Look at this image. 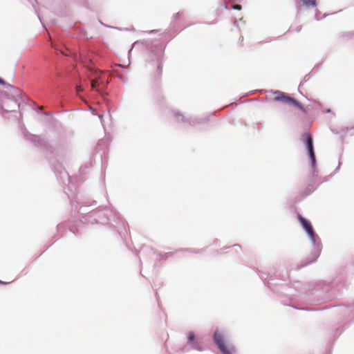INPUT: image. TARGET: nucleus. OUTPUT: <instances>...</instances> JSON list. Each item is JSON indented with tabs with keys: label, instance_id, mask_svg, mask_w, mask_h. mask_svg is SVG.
I'll return each instance as SVG.
<instances>
[{
	"label": "nucleus",
	"instance_id": "1",
	"mask_svg": "<svg viewBox=\"0 0 354 354\" xmlns=\"http://www.w3.org/2000/svg\"><path fill=\"white\" fill-rule=\"evenodd\" d=\"M1 86L9 92V94L6 93V91L1 89V109L5 112H11L17 106L15 98L16 89L12 86L6 84L3 80H1Z\"/></svg>",
	"mask_w": 354,
	"mask_h": 354
},
{
	"label": "nucleus",
	"instance_id": "2",
	"mask_svg": "<svg viewBox=\"0 0 354 354\" xmlns=\"http://www.w3.org/2000/svg\"><path fill=\"white\" fill-rule=\"evenodd\" d=\"M273 100L274 102H280L284 104H287L289 106H294L301 110L302 112L306 113V110L303 105L293 97L288 96L286 93L276 91L273 92Z\"/></svg>",
	"mask_w": 354,
	"mask_h": 354
},
{
	"label": "nucleus",
	"instance_id": "3",
	"mask_svg": "<svg viewBox=\"0 0 354 354\" xmlns=\"http://www.w3.org/2000/svg\"><path fill=\"white\" fill-rule=\"evenodd\" d=\"M213 338L215 344L223 354H235L236 351L235 346L226 344L225 336L222 333L216 331Z\"/></svg>",
	"mask_w": 354,
	"mask_h": 354
},
{
	"label": "nucleus",
	"instance_id": "4",
	"mask_svg": "<svg viewBox=\"0 0 354 354\" xmlns=\"http://www.w3.org/2000/svg\"><path fill=\"white\" fill-rule=\"evenodd\" d=\"M304 137L305 138V142L311 159L312 165L314 167L315 165V155L313 149V138L309 133H306Z\"/></svg>",
	"mask_w": 354,
	"mask_h": 354
},
{
	"label": "nucleus",
	"instance_id": "5",
	"mask_svg": "<svg viewBox=\"0 0 354 354\" xmlns=\"http://www.w3.org/2000/svg\"><path fill=\"white\" fill-rule=\"evenodd\" d=\"M297 218L299 221L300 223L303 226V227L306 230V232L309 235L310 237L313 238L314 232L312 227L310 223L307 221L306 218L302 217L300 214H298Z\"/></svg>",
	"mask_w": 354,
	"mask_h": 354
},
{
	"label": "nucleus",
	"instance_id": "6",
	"mask_svg": "<svg viewBox=\"0 0 354 354\" xmlns=\"http://www.w3.org/2000/svg\"><path fill=\"white\" fill-rule=\"evenodd\" d=\"M102 73V71L98 70H94L93 71V75L97 76V77L95 80H93L91 82V86L93 90H95L97 91H99L97 87L100 86L98 82L100 81V77L98 76V74H101Z\"/></svg>",
	"mask_w": 354,
	"mask_h": 354
},
{
	"label": "nucleus",
	"instance_id": "7",
	"mask_svg": "<svg viewBox=\"0 0 354 354\" xmlns=\"http://www.w3.org/2000/svg\"><path fill=\"white\" fill-rule=\"evenodd\" d=\"M303 3L306 6H316V1L315 0H301Z\"/></svg>",
	"mask_w": 354,
	"mask_h": 354
},
{
	"label": "nucleus",
	"instance_id": "8",
	"mask_svg": "<svg viewBox=\"0 0 354 354\" xmlns=\"http://www.w3.org/2000/svg\"><path fill=\"white\" fill-rule=\"evenodd\" d=\"M187 338L189 342H193L195 339V335L193 333H189Z\"/></svg>",
	"mask_w": 354,
	"mask_h": 354
},
{
	"label": "nucleus",
	"instance_id": "9",
	"mask_svg": "<svg viewBox=\"0 0 354 354\" xmlns=\"http://www.w3.org/2000/svg\"><path fill=\"white\" fill-rule=\"evenodd\" d=\"M232 8L233 9H235V10H241V5H239V4H234L232 6Z\"/></svg>",
	"mask_w": 354,
	"mask_h": 354
},
{
	"label": "nucleus",
	"instance_id": "10",
	"mask_svg": "<svg viewBox=\"0 0 354 354\" xmlns=\"http://www.w3.org/2000/svg\"><path fill=\"white\" fill-rule=\"evenodd\" d=\"M75 90L77 93H79L83 91V89L80 85L77 86L75 88Z\"/></svg>",
	"mask_w": 354,
	"mask_h": 354
},
{
	"label": "nucleus",
	"instance_id": "11",
	"mask_svg": "<svg viewBox=\"0 0 354 354\" xmlns=\"http://www.w3.org/2000/svg\"><path fill=\"white\" fill-rule=\"evenodd\" d=\"M3 109H1V114H3Z\"/></svg>",
	"mask_w": 354,
	"mask_h": 354
},
{
	"label": "nucleus",
	"instance_id": "12",
	"mask_svg": "<svg viewBox=\"0 0 354 354\" xmlns=\"http://www.w3.org/2000/svg\"><path fill=\"white\" fill-rule=\"evenodd\" d=\"M3 109H1V114H3Z\"/></svg>",
	"mask_w": 354,
	"mask_h": 354
}]
</instances>
